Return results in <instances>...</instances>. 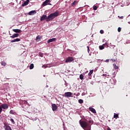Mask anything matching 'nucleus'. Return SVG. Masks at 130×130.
<instances>
[{
    "label": "nucleus",
    "instance_id": "obj_4",
    "mask_svg": "<svg viewBox=\"0 0 130 130\" xmlns=\"http://www.w3.org/2000/svg\"><path fill=\"white\" fill-rule=\"evenodd\" d=\"M72 95H73V93L71 92H65L64 94V97H66V98L72 97Z\"/></svg>",
    "mask_w": 130,
    "mask_h": 130
},
{
    "label": "nucleus",
    "instance_id": "obj_37",
    "mask_svg": "<svg viewBox=\"0 0 130 130\" xmlns=\"http://www.w3.org/2000/svg\"><path fill=\"white\" fill-rule=\"evenodd\" d=\"M110 60L111 61H112L114 62V61H115L116 60H115V59H110Z\"/></svg>",
    "mask_w": 130,
    "mask_h": 130
},
{
    "label": "nucleus",
    "instance_id": "obj_12",
    "mask_svg": "<svg viewBox=\"0 0 130 130\" xmlns=\"http://www.w3.org/2000/svg\"><path fill=\"white\" fill-rule=\"evenodd\" d=\"M55 40H56V38H52V39H49L48 41H47V43H50L51 42H54V41H55Z\"/></svg>",
    "mask_w": 130,
    "mask_h": 130
},
{
    "label": "nucleus",
    "instance_id": "obj_29",
    "mask_svg": "<svg viewBox=\"0 0 130 130\" xmlns=\"http://www.w3.org/2000/svg\"><path fill=\"white\" fill-rule=\"evenodd\" d=\"M40 56H41V57H43V53H41V52H40L39 53Z\"/></svg>",
    "mask_w": 130,
    "mask_h": 130
},
{
    "label": "nucleus",
    "instance_id": "obj_3",
    "mask_svg": "<svg viewBox=\"0 0 130 130\" xmlns=\"http://www.w3.org/2000/svg\"><path fill=\"white\" fill-rule=\"evenodd\" d=\"M74 61V58L73 57H68L65 60V62H71Z\"/></svg>",
    "mask_w": 130,
    "mask_h": 130
},
{
    "label": "nucleus",
    "instance_id": "obj_18",
    "mask_svg": "<svg viewBox=\"0 0 130 130\" xmlns=\"http://www.w3.org/2000/svg\"><path fill=\"white\" fill-rule=\"evenodd\" d=\"M113 68H114V70H118V66H116V64H113Z\"/></svg>",
    "mask_w": 130,
    "mask_h": 130
},
{
    "label": "nucleus",
    "instance_id": "obj_38",
    "mask_svg": "<svg viewBox=\"0 0 130 130\" xmlns=\"http://www.w3.org/2000/svg\"><path fill=\"white\" fill-rule=\"evenodd\" d=\"M106 62H109V59H106Z\"/></svg>",
    "mask_w": 130,
    "mask_h": 130
},
{
    "label": "nucleus",
    "instance_id": "obj_11",
    "mask_svg": "<svg viewBox=\"0 0 130 130\" xmlns=\"http://www.w3.org/2000/svg\"><path fill=\"white\" fill-rule=\"evenodd\" d=\"M19 41H21V39L17 38L16 39L11 40V43H14V42H19Z\"/></svg>",
    "mask_w": 130,
    "mask_h": 130
},
{
    "label": "nucleus",
    "instance_id": "obj_40",
    "mask_svg": "<svg viewBox=\"0 0 130 130\" xmlns=\"http://www.w3.org/2000/svg\"><path fill=\"white\" fill-rule=\"evenodd\" d=\"M79 95H80V93L77 94L76 96H79Z\"/></svg>",
    "mask_w": 130,
    "mask_h": 130
},
{
    "label": "nucleus",
    "instance_id": "obj_2",
    "mask_svg": "<svg viewBox=\"0 0 130 130\" xmlns=\"http://www.w3.org/2000/svg\"><path fill=\"white\" fill-rule=\"evenodd\" d=\"M59 13L58 11H56L54 13L50 14L48 17H47V22L52 21L54 18H56L59 15Z\"/></svg>",
    "mask_w": 130,
    "mask_h": 130
},
{
    "label": "nucleus",
    "instance_id": "obj_21",
    "mask_svg": "<svg viewBox=\"0 0 130 130\" xmlns=\"http://www.w3.org/2000/svg\"><path fill=\"white\" fill-rule=\"evenodd\" d=\"M79 103H80V104H83V103H84V101H83V100L82 99H80L78 101Z\"/></svg>",
    "mask_w": 130,
    "mask_h": 130
},
{
    "label": "nucleus",
    "instance_id": "obj_5",
    "mask_svg": "<svg viewBox=\"0 0 130 130\" xmlns=\"http://www.w3.org/2000/svg\"><path fill=\"white\" fill-rule=\"evenodd\" d=\"M44 20H46V22H47V16L44 15H43L41 18H40V21H44Z\"/></svg>",
    "mask_w": 130,
    "mask_h": 130
},
{
    "label": "nucleus",
    "instance_id": "obj_28",
    "mask_svg": "<svg viewBox=\"0 0 130 130\" xmlns=\"http://www.w3.org/2000/svg\"><path fill=\"white\" fill-rule=\"evenodd\" d=\"M3 112V108L2 107V106H0V114H2V112Z\"/></svg>",
    "mask_w": 130,
    "mask_h": 130
},
{
    "label": "nucleus",
    "instance_id": "obj_9",
    "mask_svg": "<svg viewBox=\"0 0 130 130\" xmlns=\"http://www.w3.org/2000/svg\"><path fill=\"white\" fill-rule=\"evenodd\" d=\"M50 3V0H46L43 3V7H45V6H47L48 5V3Z\"/></svg>",
    "mask_w": 130,
    "mask_h": 130
},
{
    "label": "nucleus",
    "instance_id": "obj_31",
    "mask_svg": "<svg viewBox=\"0 0 130 130\" xmlns=\"http://www.w3.org/2000/svg\"><path fill=\"white\" fill-rule=\"evenodd\" d=\"M10 120H11V122L12 123H13V124H15V121H14L13 119H11Z\"/></svg>",
    "mask_w": 130,
    "mask_h": 130
},
{
    "label": "nucleus",
    "instance_id": "obj_20",
    "mask_svg": "<svg viewBox=\"0 0 130 130\" xmlns=\"http://www.w3.org/2000/svg\"><path fill=\"white\" fill-rule=\"evenodd\" d=\"M34 68V64L31 63L30 64V66H29V69L30 70H32V69Z\"/></svg>",
    "mask_w": 130,
    "mask_h": 130
},
{
    "label": "nucleus",
    "instance_id": "obj_32",
    "mask_svg": "<svg viewBox=\"0 0 130 130\" xmlns=\"http://www.w3.org/2000/svg\"><path fill=\"white\" fill-rule=\"evenodd\" d=\"M100 33H101V34H104V31L103 30L101 29L100 31Z\"/></svg>",
    "mask_w": 130,
    "mask_h": 130
},
{
    "label": "nucleus",
    "instance_id": "obj_26",
    "mask_svg": "<svg viewBox=\"0 0 130 130\" xmlns=\"http://www.w3.org/2000/svg\"><path fill=\"white\" fill-rule=\"evenodd\" d=\"M42 68H43V69H46V68H48V66H47V64H44Z\"/></svg>",
    "mask_w": 130,
    "mask_h": 130
},
{
    "label": "nucleus",
    "instance_id": "obj_13",
    "mask_svg": "<svg viewBox=\"0 0 130 130\" xmlns=\"http://www.w3.org/2000/svg\"><path fill=\"white\" fill-rule=\"evenodd\" d=\"M13 32H15V33H20V32H22V30L19 29H13Z\"/></svg>",
    "mask_w": 130,
    "mask_h": 130
},
{
    "label": "nucleus",
    "instance_id": "obj_34",
    "mask_svg": "<svg viewBox=\"0 0 130 130\" xmlns=\"http://www.w3.org/2000/svg\"><path fill=\"white\" fill-rule=\"evenodd\" d=\"M118 17L119 18V19L120 20H122V19H123V16H118Z\"/></svg>",
    "mask_w": 130,
    "mask_h": 130
},
{
    "label": "nucleus",
    "instance_id": "obj_33",
    "mask_svg": "<svg viewBox=\"0 0 130 130\" xmlns=\"http://www.w3.org/2000/svg\"><path fill=\"white\" fill-rule=\"evenodd\" d=\"M10 114H14V111H13L12 110H11L10 111Z\"/></svg>",
    "mask_w": 130,
    "mask_h": 130
},
{
    "label": "nucleus",
    "instance_id": "obj_15",
    "mask_svg": "<svg viewBox=\"0 0 130 130\" xmlns=\"http://www.w3.org/2000/svg\"><path fill=\"white\" fill-rule=\"evenodd\" d=\"M19 34H14L13 36L10 37V38H16V37H18Z\"/></svg>",
    "mask_w": 130,
    "mask_h": 130
},
{
    "label": "nucleus",
    "instance_id": "obj_10",
    "mask_svg": "<svg viewBox=\"0 0 130 130\" xmlns=\"http://www.w3.org/2000/svg\"><path fill=\"white\" fill-rule=\"evenodd\" d=\"M35 14H36V11L35 10L31 11L28 13V15H29V16H33V15H35Z\"/></svg>",
    "mask_w": 130,
    "mask_h": 130
},
{
    "label": "nucleus",
    "instance_id": "obj_17",
    "mask_svg": "<svg viewBox=\"0 0 130 130\" xmlns=\"http://www.w3.org/2000/svg\"><path fill=\"white\" fill-rule=\"evenodd\" d=\"M77 4H78V1H75L73 3L71 4V6L72 7H75V6L77 5Z\"/></svg>",
    "mask_w": 130,
    "mask_h": 130
},
{
    "label": "nucleus",
    "instance_id": "obj_27",
    "mask_svg": "<svg viewBox=\"0 0 130 130\" xmlns=\"http://www.w3.org/2000/svg\"><path fill=\"white\" fill-rule=\"evenodd\" d=\"M103 46H105V47H109L108 44H107V43L104 44Z\"/></svg>",
    "mask_w": 130,
    "mask_h": 130
},
{
    "label": "nucleus",
    "instance_id": "obj_24",
    "mask_svg": "<svg viewBox=\"0 0 130 130\" xmlns=\"http://www.w3.org/2000/svg\"><path fill=\"white\" fill-rule=\"evenodd\" d=\"M79 78L80 80H83L84 79V75L83 74H81L79 76Z\"/></svg>",
    "mask_w": 130,
    "mask_h": 130
},
{
    "label": "nucleus",
    "instance_id": "obj_30",
    "mask_svg": "<svg viewBox=\"0 0 130 130\" xmlns=\"http://www.w3.org/2000/svg\"><path fill=\"white\" fill-rule=\"evenodd\" d=\"M93 9L94 11H96L97 10V6H93Z\"/></svg>",
    "mask_w": 130,
    "mask_h": 130
},
{
    "label": "nucleus",
    "instance_id": "obj_7",
    "mask_svg": "<svg viewBox=\"0 0 130 130\" xmlns=\"http://www.w3.org/2000/svg\"><path fill=\"white\" fill-rule=\"evenodd\" d=\"M1 107L3 109H8V108H9V105L7 104H3L1 105Z\"/></svg>",
    "mask_w": 130,
    "mask_h": 130
},
{
    "label": "nucleus",
    "instance_id": "obj_39",
    "mask_svg": "<svg viewBox=\"0 0 130 130\" xmlns=\"http://www.w3.org/2000/svg\"><path fill=\"white\" fill-rule=\"evenodd\" d=\"M107 130H111V129H110V128L109 127L107 128Z\"/></svg>",
    "mask_w": 130,
    "mask_h": 130
},
{
    "label": "nucleus",
    "instance_id": "obj_14",
    "mask_svg": "<svg viewBox=\"0 0 130 130\" xmlns=\"http://www.w3.org/2000/svg\"><path fill=\"white\" fill-rule=\"evenodd\" d=\"M89 109L90 111L92 112V113H96V110H95V109H94L92 107H90V108H89Z\"/></svg>",
    "mask_w": 130,
    "mask_h": 130
},
{
    "label": "nucleus",
    "instance_id": "obj_25",
    "mask_svg": "<svg viewBox=\"0 0 130 130\" xmlns=\"http://www.w3.org/2000/svg\"><path fill=\"white\" fill-rule=\"evenodd\" d=\"M93 70H91L89 73H88V76H91L92 75V74H93Z\"/></svg>",
    "mask_w": 130,
    "mask_h": 130
},
{
    "label": "nucleus",
    "instance_id": "obj_23",
    "mask_svg": "<svg viewBox=\"0 0 130 130\" xmlns=\"http://www.w3.org/2000/svg\"><path fill=\"white\" fill-rule=\"evenodd\" d=\"M1 64L2 66H4V67H6V66H7V63L5 61H2Z\"/></svg>",
    "mask_w": 130,
    "mask_h": 130
},
{
    "label": "nucleus",
    "instance_id": "obj_41",
    "mask_svg": "<svg viewBox=\"0 0 130 130\" xmlns=\"http://www.w3.org/2000/svg\"><path fill=\"white\" fill-rule=\"evenodd\" d=\"M74 95H76V93H74Z\"/></svg>",
    "mask_w": 130,
    "mask_h": 130
},
{
    "label": "nucleus",
    "instance_id": "obj_1",
    "mask_svg": "<svg viewBox=\"0 0 130 130\" xmlns=\"http://www.w3.org/2000/svg\"><path fill=\"white\" fill-rule=\"evenodd\" d=\"M93 120H87L86 119H84V120H79V123L84 130H91V125L90 123H91V124H93Z\"/></svg>",
    "mask_w": 130,
    "mask_h": 130
},
{
    "label": "nucleus",
    "instance_id": "obj_8",
    "mask_svg": "<svg viewBox=\"0 0 130 130\" xmlns=\"http://www.w3.org/2000/svg\"><path fill=\"white\" fill-rule=\"evenodd\" d=\"M29 3H30V0H26L24 1V3L22 4V7H25V6H27Z\"/></svg>",
    "mask_w": 130,
    "mask_h": 130
},
{
    "label": "nucleus",
    "instance_id": "obj_35",
    "mask_svg": "<svg viewBox=\"0 0 130 130\" xmlns=\"http://www.w3.org/2000/svg\"><path fill=\"white\" fill-rule=\"evenodd\" d=\"M120 31H121V28L118 27V32H120Z\"/></svg>",
    "mask_w": 130,
    "mask_h": 130
},
{
    "label": "nucleus",
    "instance_id": "obj_42",
    "mask_svg": "<svg viewBox=\"0 0 130 130\" xmlns=\"http://www.w3.org/2000/svg\"><path fill=\"white\" fill-rule=\"evenodd\" d=\"M21 1H24V0H21Z\"/></svg>",
    "mask_w": 130,
    "mask_h": 130
},
{
    "label": "nucleus",
    "instance_id": "obj_22",
    "mask_svg": "<svg viewBox=\"0 0 130 130\" xmlns=\"http://www.w3.org/2000/svg\"><path fill=\"white\" fill-rule=\"evenodd\" d=\"M99 49H100V50H103V49H104V46H103V45L102 46H100Z\"/></svg>",
    "mask_w": 130,
    "mask_h": 130
},
{
    "label": "nucleus",
    "instance_id": "obj_6",
    "mask_svg": "<svg viewBox=\"0 0 130 130\" xmlns=\"http://www.w3.org/2000/svg\"><path fill=\"white\" fill-rule=\"evenodd\" d=\"M52 109L53 111H56V110H57V106H56L55 104H52Z\"/></svg>",
    "mask_w": 130,
    "mask_h": 130
},
{
    "label": "nucleus",
    "instance_id": "obj_16",
    "mask_svg": "<svg viewBox=\"0 0 130 130\" xmlns=\"http://www.w3.org/2000/svg\"><path fill=\"white\" fill-rule=\"evenodd\" d=\"M36 41H41V36H38L36 37Z\"/></svg>",
    "mask_w": 130,
    "mask_h": 130
},
{
    "label": "nucleus",
    "instance_id": "obj_36",
    "mask_svg": "<svg viewBox=\"0 0 130 130\" xmlns=\"http://www.w3.org/2000/svg\"><path fill=\"white\" fill-rule=\"evenodd\" d=\"M87 48L88 52H90V48H89V46H87Z\"/></svg>",
    "mask_w": 130,
    "mask_h": 130
},
{
    "label": "nucleus",
    "instance_id": "obj_19",
    "mask_svg": "<svg viewBox=\"0 0 130 130\" xmlns=\"http://www.w3.org/2000/svg\"><path fill=\"white\" fill-rule=\"evenodd\" d=\"M118 117H118V114L114 113V118H115L116 119H117V118H118Z\"/></svg>",
    "mask_w": 130,
    "mask_h": 130
}]
</instances>
